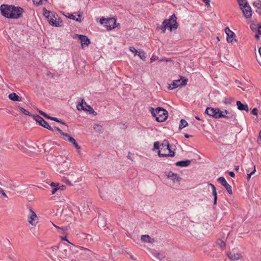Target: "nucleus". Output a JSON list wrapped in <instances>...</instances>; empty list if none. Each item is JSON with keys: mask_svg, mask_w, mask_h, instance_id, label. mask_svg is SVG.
<instances>
[{"mask_svg": "<svg viewBox=\"0 0 261 261\" xmlns=\"http://www.w3.org/2000/svg\"><path fill=\"white\" fill-rule=\"evenodd\" d=\"M153 149H158V154L160 157L170 156L175 155L174 151L172 150L168 141L164 140L162 143L159 141L153 143Z\"/></svg>", "mask_w": 261, "mask_h": 261, "instance_id": "nucleus-1", "label": "nucleus"}, {"mask_svg": "<svg viewBox=\"0 0 261 261\" xmlns=\"http://www.w3.org/2000/svg\"><path fill=\"white\" fill-rule=\"evenodd\" d=\"M176 19L177 18L175 15L173 14L170 16V18L165 20L162 22V26L161 28L162 32L165 33L167 29H169L170 32H172V29H177L178 25Z\"/></svg>", "mask_w": 261, "mask_h": 261, "instance_id": "nucleus-2", "label": "nucleus"}, {"mask_svg": "<svg viewBox=\"0 0 261 261\" xmlns=\"http://www.w3.org/2000/svg\"><path fill=\"white\" fill-rule=\"evenodd\" d=\"M149 111L158 122H163L168 118V112L164 109L158 107L155 110L150 108Z\"/></svg>", "mask_w": 261, "mask_h": 261, "instance_id": "nucleus-3", "label": "nucleus"}, {"mask_svg": "<svg viewBox=\"0 0 261 261\" xmlns=\"http://www.w3.org/2000/svg\"><path fill=\"white\" fill-rule=\"evenodd\" d=\"M27 221L33 226H36L39 222V218L31 207L29 208L27 216Z\"/></svg>", "mask_w": 261, "mask_h": 261, "instance_id": "nucleus-4", "label": "nucleus"}, {"mask_svg": "<svg viewBox=\"0 0 261 261\" xmlns=\"http://www.w3.org/2000/svg\"><path fill=\"white\" fill-rule=\"evenodd\" d=\"M101 24H105V27L108 30H111L118 27L116 25V20L114 18H101L100 19Z\"/></svg>", "mask_w": 261, "mask_h": 261, "instance_id": "nucleus-5", "label": "nucleus"}, {"mask_svg": "<svg viewBox=\"0 0 261 261\" xmlns=\"http://www.w3.org/2000/svg\"><path fill=\"white\" fill-rule=\"evenodd\" d=\"M205 113L208 115L216 119L220 118L224 116L218 108H207L205 110Z\"/></svg>", "mask_w": 261, "mask_h": 261, "instance_id": "nucleus-6", "label": "nucleus"}, {"mask_svg": "<svg viewBox=\"0 0 261 261\" xmlns=\"http://www.w3.org/2000/svg\"><path fill=\"white\" fill-rule=\"evenodd\" d=\"M13 9V6L8 5H2L0 7L2 15L8 18H10V15H11Z\"/></svg>", "mask_w": 261, "mask_h": 261, "instance_id": "nucleus-7", "label": "nucleus"}, {"mask_svg": "<svg viewBox=\"0 0 261 261\" xmlns=\"http://www.w3.org/2000/svg\"><path fill=\"white\" fill-rule=\"evenodd\" d=\"M34 120L39 123V125L44 127L45 128L48 129V130L54 131V129L52 128V127L48 124V123L43 119V118L40 117V116L38 115H33V116Z\"/></svg>", "mask_w": 261, "mask_h": 261, "instance_id": "nucleus-8", "label": "nucleus"}, {"mask_svg": "<svg viewBox=\"0 0 261 261\" xmlns=\"http://www.w3.org/2000/svg\"><path fill=\"white\" fill-rule=\"evenodd\" d=\"M23 12V10L21 8L13 6L12 13H11V15H10V18H19L22 17Z\"/></svg>", "mask_w": 261, "mask_h": 261, "instance_id": "nucleus-9", "label": "nucleus"}, {"mask_svg": "<svg viewBox=\"0 0 261 261\" xmlns=\"http://www.w3.org/2000/svg\"><path fill=\"white\" fill-rule=\"evenodd\" d=\"M187 84V80H184L182 81H181V79L174 80L171 85H169L168 89L169 90H172L179 86H185Z\"/></svg>", "mask_w": 261, "mask_h": 261, "instance_id": "nucleus-10", "label": "nucleus"}, {"mask_svg": "<svg viewBox=\"0 0 261 261\" xmlns=\"http://www.w3.org/2000/svg\"><path fill=\"white\" fill-rule=\"evenodd\" d=\"M46 18L49 24L55 27H60L62 25V21L61 20H57V18L53 14L51 15H46Z\"/></svg>", "mask_w": 261, "mask_h": 261, "instance_id": "nucleus-11", "label": "nucleus"}, {"mask_svg": "<svg viewBox=\"0 0 261 261\" xmlns=\"http://www.w3.org/2000/svg\"><path fill=\"white\" fill-rule=\"evenodd\" d=\"M76 37H77L80 40L82 48H84V46L89 45L90 43V40L85 35L74 34L73 38H75Z\"/></svg>", "mask_w": 261, "mask_h": 261, "instance_id": "nucleus-12", "label": "nucleus"}, {"mask_svg": "<svg viewBox=\"0 0 261 261\" xmlns=\"http://www.w3.org/2000/svg\"><path fill=\"white\" fill-rule=\"evenodd\" d=\"M76 108L78 110H83L84 111H89L94 112L93 109L89 105L84 102V99L81 100V102L77 105Z\"/></svg>", "mask_w": 261, "mask_h": 261, "instance_id": "nucleus-13", "label": "nucleus"}, {"mask_svg": "<svg viewBox=\"0 0 261 261\" xmlns=\"http://www.w3.org/2000/svg\"><path fill=\"white\" fill-rule=\"evenodd\" d=\"M227 255L228 258L232 261H236L240 259H242L243 258V256L240 253H234L230 251L227 252Z\"/></svg>", "mask_w": 261, "mask_h": 261, "instance_id": "nucleus-14", "label": "nucleus"}, {"mask_svg": "<svg viewBox=\"0 0 261 261\" xmlns=\"http://www.w3.org/2000/svg\"><path fill=\"white\" fill-rule=\"evenodd\" d=\"M241 9L242 10L244 16L246 18H249L252 16V13L251 9L248 4L241 7Z\"/></svg>", "mask_w": 261, "mask_h": 261, "instance_id": "nucleus-15", "label": "nucleus"}, {"mask_svg": "<svg viewBox=\"0 0 261 261\" xmlns=\"http://www.w3.org/2000/svg\"><path fill=\"white\" fill-rule=\"evenodd\" d=\"M218 180L221 184V185L226 188V190L229 194H231L232 193L231 186L227 183L224 177H220L218 178Z\"/></svg>", "mask_w": 261, "mask_h": 261, "instance_id": "nucleus-16", "label": "nucleus"}, {"mask_svg": "<svg viewBox=\"0 0 261 261\" xmlns=\"http://www.w3.org/2000/svg\"><path fill=\"white\" fill-rule=\"evenodd\" d=\"M63 138L64 140L68 141L69 142L72 143L73 145L74 146V147L76 149H80L81 147L78 145V144L76 143V140L73 138H72V137L69 136V135H68L67 133L66 134H63Z\"/></svg>", "mask_w": 261, "mask_h": 261, "instance_id": "nucleus-17", "label": "nucleus"}, {"mask_svg": "<svg viewBox=\"0 0 261 261\" xmlns=\"http://www.w3.org/2000/svg\"><path fill=\"white\" fill-rule=\"evenodd\" d=\"M168 178L173 181V183L179 184L181 178L177 174L170 171L168 174Z\"/></svg>", "mask_w": 261, "mask_h": 261, "instance_id": "nucleus-18", "label": "nucleus"}, {"mask_svg": "<svg viewBox=\"0 0 261 261\" xmlns=\"http://www.w3.org/2000/svg\"><path fill=\"white\" fill-rule=\"evenodd\" d=\"M222 115L224 116H222V118H226L227 119H232L233 120L236 119V114L232 111H229L226 110L224 111H221Z\"/></svg>", "mask_w": 261, "mask_h": 261, "instance_id": "nucleus-19", "label": "nucleus"}, {"mask_svg": "<svg viewBox=\"0 0 261 261\" xmlns=\"http://www.w3.org/2000/svg\"><path fill=\"white\" fill-rule=\"evenodd\" d=\"M225 32L227 35V41L228 42H232L234 36V33L231 31L228 28L225 29Z\"/></svg>", "mask_w": 261, "mask_h": 261, "instance_id": "nucleus-20", "label": "nucleus"}, {"mask_svg": "<svg viewBox=\"0 0 261 261\" xmlns=\"http://www.w3.org/2000/svg\"><path fill=\"white\" fill-rule=\"evenodd\" d=\"M58 247L57 246H53L47 249L46 251L47 255L50 257L52 258L53 255H56Z\"/></svg>", "mask_w": 261, "mask_h": 261, "instance_id": "nucleus-21", "label": "nucleus"}, {"mask_svg": "<svg viewBox=\"0 0 261 261\" xmlns=\"http://www.w3.org/2000/svg\"><path fill=\"white\" fill-rule=\"evenodd\" d=\"M60 255H59L60 257L61 258H67L69 257L70 255V251L69 250L68 246H67L65 249L63 250V251H60Z\"/></svg>", "mask_w": 261, "mask_h": 261, "instance_id": "nucleus-22", "label": "nucleus"}, {"mask_svg": "<svg viewBox=\"0 0 261 261\" xmlns=\"http://www.w3.org/2000/svg\"><path fill=\"white\" fill-rule=\"evenodd\" d=\"M236 104L239 110L246 112L249 111L248 106L247 104H243L240 101H237Z\"/></svg>", "mask_w": 261, "mask_h": 261, "instance_id": "nucleus-23", "label": "nucleus"}, {"mask_svg": "<svg viewBox=\"0 0 261 261\" xmlns=\"http://www.w3.org/2000/svg\"><path fill=\"white\" fill-rule=\"evenodd\" d=\"M190 164H191V161L187 160L186 161H181L177 162L175 163V165L177 166L184 167L188 166L189 165H190Z\"/></svg>", "mask_w": 261, "mask_h": 261, "instance_id": "nucleus-24", "label": "nucleus"}, {"mask_svg": "<svg viewBox=\"0 0 261 261\" xmlns=\"http://www.w3.org/2000/svg\"><path fill=\"white\" fill-rule=\"evenodd\" d=\"M141 240L144 242L149 243H153L155 242L154 239L150 238L148 235H142L141 236Z\"/></svg>", "mask_w": 261, "mask_h": 261, "instance_id": "nucleus-25", "label": "nucleus"}, {"mask_svg": "<svg viewBox=\"0 0 261 261\" xmlns=\"http://www.w3.org/2000/svg\"><path fill=\"white\" fill-rule=\"evenodd\" d=\"M209 185L211 186V187H212V194H213V195L214 196V204H216L217 200V193L216 188L215 187V186L212 184H210Z\"/></svg>", "mask_w": 261, "mask_h": 261, "instance_id": "nucleus-26", "label": "nucleus"}, {"mask_svg": "<svg viewBox=\"0 0 261 261\" xmlns=\"http://www.w3.org/2000/svg\"><path fill=\"white\" fill-rule=\"evenodd\" d=\"M8 97L9 99L13 101H20L21 100V98L15 93L10 94Z\"/></svg>", "mask_w": 261, "mask_h": 261, "instance_id": "nucleus-27", "label": "nucleus"}, {"mask_svg": "<svg viewBox=\"0 0 261 261\" xmlns=\"http://www.w3.org/2000/svg\"><path fill=\"white\" fill-rule=\"evenodd\" d=\"M152 254L156 259H159V260H161L165 257V255L157 251L153 252Z\"/></svg>", "mask_w": 261, "mask_h": 261, "instance_id": "nucleus-28", "label": "nucleus"}, {"mask_svg": "<svg viewBox=\"0 0 261 261\" xmlns=\"http://www.w3.org/2000/svg\"><path fill=\"white\" fill-rule=\"evenodd\" d=\"M216 244L219 246V247L222 249L224 250L225 248L226 244L221 239H218L216 242Z\"/></svg>", "mask_w": 261, "mask_h": 261, "instance_id": "nucleus-29", "label": "nucleus"}, {"mask_svg": "<svg viewBox=\"0 0 261 261\" xmlns=\"http://www.w3.org/2000/svg\"><path fill=\"white\" fill-rule=\"evenodd\" d=\"M137 55L139 57V58L141 60L145 61L146 58V54L143 50H139Z\"/></svg>", "mask_w": 261, "mask_h": 261, "instance_id": "nucleus-30", "label": "nucleus"}, {"mask_svg": "<svg viewBox=\"0 0 261 261\" xmlns=\"http://www.w3.org/2000/svg\"><path fill=\"white\" fill-rule=\"evenodd\" d=\"M188 122L184 119H181L179 125V129H181L182 128L186 127L188 125Z\"/></svg>", "mask_w": 261, "mask_h": 261, "instance_id": "nucleus-31", "label": "nucleus"}, {"mask_svg": "<svg viewBox=\"0 0 261 261\" xmlns=\"http://www.w3.org/2000/svg\"><path fill=\"white\" fill-rule=\"evenodd\" d=\"M94 129L99 133L102 132V127L101 125L99 124H95L93 126Z\"/></svg>", "mask_w": 261, "mask_h": 261, "instance_id": "nucleus-32", "label": "nucleus"}, {"mask_svg": "<svg viewBox=\"0 0 261 261\" xmlns=\"http://www.w3.org/2000/svg\"><path fill=\"white\" fill-rule=\"evenodd\" d=\"M253 6L255 7H256L258 10L261 8V1L260 0H256L254 2Z\"/></svg>", "mask_w": 261, "mask_h": 261, "instance_id": "nucleus-33", "label": "nucleus"}, {"mask_svg": "<svg viewBox=\"0 0 261 261\" xmlns=\"http://www.w3.org/2000/svg\"><path fill=\"white\" fill-rule=\"evenodd\" d=\"M19 109L21 111V112L23 113L24 114L26 115H29V116H33V115H32L31 114V113H30L29 111H28L27 110H26L25 109H24V108H22V107H18Z\"/></svg>", "mask_w": 261, "mask_h": 261, "instance_id": "nucleus-34", "label": "nucleus"}, {"mask_svg": "<svg viewBox=\"0 0 261 261\" xmlns=\"http://www.w3.org/2000/svg\"><path fill=\"white\" fill-rule=\"evenodd\" d=\"M251 165L252 166V167L253 168V171L252 172H251L250 173L247 174V178L248 180H249V179L251 177V176L252 175H253V174H254L255 172H256L255 166L254 165H253L252 164H251Z\"/></svg>", "mask_w": 261, "mask_h": 261, "instance_id": "nucleus-35", "label": "nucleus"}, {"mask_svg": "<svg viewBox=\"0 0 261 261\" xmlns=\"http://www.w3.org/2000/svg\"><path fill=\"white\" fill-rule=\"evenodd\" d=\"M238 2L240 6L243 7L245 5H247L248 3L246 0H238Z\"/></svg>", "mask_w": 261, "mask_h": 261, "instance_id": "nucleus-36", "label": "nucleus"}, {"mask_svg": "<svg viewBox=\"0 0 261 261\" xmlns=\"http://www.w3.org/2000/svg\"><path fill=\"white\" fill-rule=\"evenodd\" d=\"M34 4L37 5H40L42 4L43 1H46L47 0H32Z\"/></svg>", "mask_w": 261, "mask_h": 261, "instance_id": "nucleus-37", "label": "nucleus"}, {"mask_svg": "<svg viewBox=\"0 0 261 261\" xmlns=\"http://www.w3.org/2000/svg\"><path fill=\"white\" fill-rule=\"evenodd\" d=\"M39 114H40L41 115L43 116L44 117H45V118H47V119H49L50 118V116L49 115H48L47 114H46L45 113H44V112L40 110L39 111Z\"/></svg>", "mask_w": 261, "mask_h": 261, "instance_id": "nucleus-38", "label": "nucleus"}, {"mask_svg": "<svg viewBox=\"0 0 261 261\" xmlns=\"http://www.w3.org/2000/svg\"><path fill=\"white\" fill-rule=\"evenodd\" d=\"M129 49L131 52L134 53L135 55H136L138 52L134 47H129Z\"/></svg>", "mask_w": 261, "mask_h": 261, "instance_id": "nucleus-39", "label": "nucleus"}, {"mask_svg": "<svg viewBox=\"0 0 261 261\" xmlns=\"http://www.w3.org/2000/svg\"><path fill=\"white\" fill-rule=\"evenodd\" d=\"M158 59V57L153 55L152 57L150 58V62L151 63L154 62L155 61H156Z\"/></svg>", "mask_w": 261, "mask_h": 261, "instance_id": "nucleus-40", "label": "nucleus"}, {"mask_svg": "<svg viewBox=\"0 0 261 261\" xmlns=\"http://www.w3.org/2000/svg\"><path fill=\"white\" fill-rule=\"evenodd\" d=\"M163 61L169 62H171V60L169 58H163L159 60V62H163Z\"/></svg>", "mask_w": 261, "mask_h": 261, "instance_id": "nucleus-41", "label": "nucleus"}, {"mask_svg": "<svg viewBox=\"0 0 261 261\" xmlns=\"http://www.w3.org/2000/svg\"><path fill=\"white\" fill-rule=\"evenodd\" d=\"M49 119L50 120H54V121H57V122H61L62 124H65L64 122H61V121L59 120L57 118H56V117H50V118H49Z\"/></svg>", "mask_w": 261, "mask_h": 261, "instance_id": "nucleus-42", "label": "nucleus"}, {"mask_svg": "<svg viewBox=\"0 0 261 261\" xmlns=\"http://www.w3.org/2000/svg\"><path fill=\"white\" fill-rule=\"evenodd\" d=\"M60 189V187H55L54 189H53L51 191V194H54L58 190Z\"/></svg>", "mask_w": 261, "mask_h": 261, "instance_id": "nucleus-43", "label": "nucleus"}, {"mask_svg": "<svg viewBox=\"0 0 261 261\" xmlns=\"http://www.w3.org/2000/svg\"><path fill=\"white\" fill-rule=\"evenodd\" d=\"M257 112H258V110L256 108H254L252 111H251V113L253 114V115H257Z\"/></svg>", "mask_w": 261, "mask_h": 261, "instance_id": "nucleus-44", "label": "nucleus"}, {"mask_svg": "<svg viewBox=\"0 0 261 261\" xmlns=\"http://www.w3.org/2000/svg\"><path fill=\"white\" fill-rule=\"evenodd\" d=\"M55 129L57 130L62 136L63 134H66V133H63L61 129L59 127H55Z\"/></svg>", "mask_w": 261, "mask_h": 261, "instance_id": "nucleus-45", "label": "nucleus"}, {"mask_svg": "<svg viewBox=\"0 0 261 261\" xmlns=\"http://www.w3.org/2000/svg\"><path fill=\"white\" fill-rule=\"evenodd\" d=\"M51 13L49 11H47L46 10H45V11L44 12V15L46 17V15H51Z\"/></svg>", "mask_w": 261, "mask_h": 261, "instance_id": "nucleus-46", "label": "nucleus"}, {"mask_svg": "<svg viewBox=\"0 0 261 261\" xmlns=\"http://www.w3.org/2000/svg\"><path fill=\"white\" fill-rule=\"evenodd\" d=\"M100 196L101 197V198L106 199V196L103 194V193L101 191H99Z\"/></svg>", "mask_w": 261, "mask_h": 261, "instance_id": "nucleus-47", "label": "nucleus"}, {"mask_svg": "<svg viewBox=\"0 0 261 261\" xmlns=\"http://www.w3.org/2000/svg\"><path fill=\"white\" fill-rule=\"evenodd\" d=\"M58 185H59V184L55 183V182H53L50 184V186H52V187H57Z\"/></svg>", "mask_w": 261, "mask_h": 261, "instance_id": "nucleus-48", "label": "nucleus"}, {"mask_svg": "<svg viewBox=\"0 0 261 261\" xmlns=\"http://www.w3.org/2000/svg\"><path fill=\"white\" fill-rule=\"evenodd\" d=\"M229 175L232 177H234L235 176L234 172L232 171L229 172Z\"/></svg>", "mask_w": 261, "mask_h": 261, "instance_id": "nucleus-49", "label": "nucleus"}, {"mask_svg": "<svg viewBox=\"0 0 261 261\" xmlns=\"http://www.w3.org/2000/svg\"><path fill=\"white\" fill-rule=\"evenodd\" d=\"M257 32L258 35H261V26H259L257 28Z\"/></svg>", "mask_w": 261, "mask_h": 261, "instance_id": "nucleus-50", "label": "nucleus"}, {"mask_svg": "<svg viewBox=\"0 0 261 261\" xmlns=\"http://www.w3.org/2000/svg\"><path fill=\"white\" fill-rule=\"evenodd\" d=\"M206 5H210V0H202Z\"/></svg>", "mask_w": 261, "mask_h": 261, "instance_id": "nucleus-51", "label": "nucleus"}, {"mask_svg": "<svg viewBox=\"0 0 261 261\" xmlns=\"http://www.w3.org/2000/svg\"><path fill=\"white\" fill-rule=\"evenodd\" d=\"M250 28L252 30L256 29V25L255 24H251L250 25Z\"/></svg>", "mask_w": 261, "mask_h": 261, "instance_id": "nucleus-52", "label": "nucleus"}, {"mask_svg": "<svg viewBox=\"0 0 261 261\" xmlns=\"http://www.w3.org/2000/svg\"><path fill=\"white\" fill-rule=\"evenodd\" d=\"M80 16H81V15H78V18H75V19H74V20H76V21H79V22H80V21H81V19L80 18Z\"/></svg>", "mask_w": 261, "mask_h": 261, "instance_id": "nucleus-53", "label": "nucleus"}, {"mask_svg": "<svg viewBox=\"0 0 261 261\" xmlns=\"http://www.w3.org/2000/svg\"><path fill=\"white\" fill-rule=\"evenodd\" d=\"M0 192L1 193V194L4 196H6V195L5 194V192H4V191L2 189H0Z\"/></svg>", "mask_w": 261, "mask_h": 261, "instance_id": "nucleus-54", "label": "nucleus"}, {"mask_svg": "<svg viewBox=\"0 0 261 261\" xmlns=\"http://www.w3.org/2000/svg\"><path fill=\"white\" fill-rule=\"evenodd\" d=\"M69 18L72 19H75V16L73 14H71Z\"/></svg>", "mask_w": 261, "mask_h": 261, "instance_id": "nucleus-55", "label": "nucleus"}, {"mask_svg": "<svg viewBox=\"0 0 261 261\" xmlns=\"http://www.w3.org/2000/svg\"><path fill=\"white\" fill-rule=\"evenodd\" d=\"M52 224L53 225V226H54L55 228H57V229H61L60 227H59V226H58L56 225H55V224H54L53 223H52Z\"/></svg>", "mask_w": 261, "mask_h": 261, "instance_id": "nucleus-56", "label": "nucleus"}, {"mask_svg": "<svg viewBox=\"0 0 261 261\" xmlns=\"http://www.w3.org/2000/svg\"><path fill=\"white\" fill-rule=\"evenodd\" d=\"M256 12L259 15H261V8L260 9L257 10Z\"/></svg>", "mask_w": 261, "mask_h": 261, "instance_id": "nucleus-57", "label": "nucleus"}, {"mask_svg": "<svg viewBox=\"0 0 261 261\" xmlns=\"http://www.w3.org/2000/svg\"><path fill=\"white\" fill-rule=\"evenodd\" d=\"M190 136H191L190 135H188V134H186L185 135V137L186 138H189Z\"/></svg>", "mask_w": 261, "mask_h": 261, "instance_id": "nucleus-58", "label": "nucleus"}, {"mask_svg": "<svg viewBox=\"0 0 261 261\" xmlns=\"http://www.w3.org/2000/svg\"><path fill=\"white\" fill-rule=\"evenodd\" d=\"M62 240H65V241H67L69 243H70L69 242V241H68V240L66 238L62 237Z\"/></svg>", "mask_w": 261, "mask_h": 261, "instance_id": "nucleus-59", "label": "nucleus"}, {"mask_svg": "<svg viewBox=\"0 0 261 261\" xmlns=\"http://www.w3.org/2000/svg\"><path fill=\"white\" fill-rule=\"evenodd\" d=\"M60 190H63L64 189V188L65 187L64 186H60Z\"/></svg>", "mask_w": 261, "mask_h": 261, "instance_id": "nucleus-60", "label": "nucleus"}, {"mask_svg": "<svg viewBox=\"0 0 261 261\" xmlns=\"http://www.w3.org/2000/svg\"><path fill=\"white\" fill-rule=\"evenodd\" d=\"M255 37L256 38H257V39H258V38H259V35H258V34H256V35H255Z\"/></svg>", "mask_w": 261, "mask_h": 261, "instance_id": "nucleus-61", "label": "nucleus"}, {"mask_svg": "<svg viewBox=\"0 0 261 261\" xmlns=\"http://www.w3.org/2000/svg\"><path fill=\"white\" fill-rule=\"evenodd\" d=\"M235 169L236 170H238L239 169V166H236L235 167Z\"/></svg>", "mask_w": 261, "mask_h": 261, "instance_id": "nucleus-62", "label": "nucleus"}, {"mask_svg": "<svg viewBox=\"0 0 261 261\" xmlns=\"http://www.w3.org/2000/svg\"><path fill=\"white\" fill-rule=\"evenodd\" d=\"M258 51H259V55L261 56V47L259 48Z\"/></svg>", "mask_w": 261, "mask_h": 261, "instance_id": "nucleus-63", "label": "nucleus"}, {"mask_svg": "<svg viewBox=\"0 0 261 261\" xmlns=\"http://www.w3.org/2000/svg\"><path fill=\"white\" fill-rule=\"evenodd\" d=\"M195 118H196V119L198 120H201V119H200V118L199 117H198V116H196V117H195Z\"/></svg>", "mask_w": 261, "mask_h": 261, "instance_id": "nucleus-64", "label": "nucleus"}]
</instances>
